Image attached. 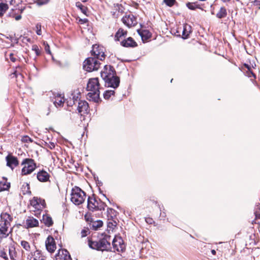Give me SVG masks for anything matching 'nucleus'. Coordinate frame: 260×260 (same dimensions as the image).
Returning <instances> with one entry per match:
<instances>
[{
	"mask_svg": "<svg viewBox=\"0 0 260 260\" xmlns=\"http://www.w3.org/2000/svg\"><path fill=\"white\" fill-rule=\"evenodd\" d=\"M244 66L247 69L248 71L251 70V68L249 65L245 64Z\"/></svg>",
	"mask_w": 260,
	"mask_h": 260,
	"instance_id": "09e8293b",
	"label": "nucleus"
},
{
	"mask_svg": "<svg viewBox=\"0 0 260 260\" xmlns=\"http://www.w3.org/2000/svg\"><path fill=\"white\" fill-rule=\"evenodd\" d=\"M55 144L54 143H51L49 145V147L50 149H52L55 148Z\"/></svg>",
	"mask_w": 260,
	"mask_h": 260,
	"instance_id": "de8ad7c7",
	"label": "nucleus"
},
{
	"mask_svg": "<svg viewBox=\"0 0 260 260\" xmlns=\"http://www.w3.org/2000/svg\"><path fill=\"white\" fill-rule=\"evenodd\" d=\"M79 21L81 24H84L87 22V19H80L79 20Z\"/></svg>",
	"mask_w": 260,
	"mask_h": 260,
	"instance_id": "a18cd8bd",
	"label": "nucleus"
},
{
	"mask_svg": "<svg viewBox=\"0 0 260 260\" xmlns=\"http://www.w3.org/2000/svg\"><path fill=\"white\" fill-rule=\"evenodd\" d=\"M88 108V104L85 101H80L78 102L77 110L81 115L87 113Z\"/></svg>",
	"mask_w": 260,
	"mask_h": 260,
	"instance_id": "2eb2a0df",
	"label": "nucleus"
},
{
	"mask_svg": "<svg viewBox=\"0 0 260 260\" xmlns=\"http://www.w3.org/2000/svg\"><path fill=\"white\" fill-rule=\"evenodd\" d=\"M76 6L80 10V11L83 14H84L86 16H88V9L86 7L83 6L79 2L76 3Z\"/></svg>",
	"mask_w": 260,
	"mask_h": 260,
	"instance_id": "393cba45",
	"label": "nucleus"
},
{
	"mask_svg": "<svg viewBox=\"0 0 260 260\" xmlns=\"http://www.w3.org/2000/svg\"><path fill=\"white\" fill-rule=\"evenodd\" d=\"M87 232L88 231H86V230H83L82 231V232H81V236H82V237H85L87 235L86 233H87Z\"/></svg>",
	"mask_w": 260,
	"mask_h": 260,
	"instance_id": "c03bdc74",
	"label": "nucleus"
},
{
	"mask_svg": "<svg viewBox=\"0 0 260 260\" xmlns=\"http://www.w3.org/2000/svg\"><path fill=\"white\" fill-rule=\"evenodd\" d=\"M227 15L226 10L224 7H221L219 12L216 14V16L218 18L225 17Z\"/></svg>",
	"mask_w": 260,
	"mask_h": 260,
	"instance_id": "cd10ccee",
	"label": "nucleus"
},
{
	"mask_svg": "<svg viewBox=\"0 0 260 260\" xmlns=\"http://www.w3.org/2000/svg\"><path fill=\"white\" fill-rule=\"evenodd\" d=\"M110 211H111V212H114V211L113 210H112V209H111V210H110Z\"/></svg>",
	"mask_w": 260,
	"mask_h": 260,
	"instance_id": "864d4df0",
	"label": "nucleus"
},
{
	"mask_svg": "<svg viewBox=\"0 0 260 260\" xmlns=\"http://www.w3.org/2000/svg\"><path fill=\"white\" fill-rule=\"evenodd\" d=\"M4 258H6V257H5V255H4Z\"/></svg>",
	"mask_w": 260,
	"mask_h": 260,
	"instance_id": "6e6d98bb",
	"label": "nucleus"
},
{
	"mask_svg": "<svg viewBox=\"0 0 260 260\" xmlns=\"http://www.w3.org/2000/svg\"><path fill=\"white\" fill-rule=\"evenodd\" d=\"M103 223L102 220H97L92 222V226L93 229L96 230L103 226Z\"/></svg>",
	"mask_w": 260,
	"mask_h": 260,
	"instance_id": "2f4dec72",
	"label": "nucleus"
},
{
	"mask_svg": "<svg viewBox=\"0 0 260 260\" xmlns=\"http://www.w3.org/2000/svg\"><path fill=\"white\" fill-rule=\"evenodd\" d=\"M105 204L99 203L95 199L89 197L88 198L87 208L90 211H96L104 210Z\"/></svg>",
	"mask_w": 260,
	"mask_h": 260,
	"instance_id": "6e6552de",
	"label": "nucleus"
},
{
	"mask_svg": "<svg viewBox=\"0 0 260 260\" xmlns=\"http://www.w3.org/2000/svg\"><path fill=\"white\" fill-rule=\"evenodd\" d=\"M259 8H260V7H259Z\"/></svg>",
	"mask_w": 260,
	"mask_h": 260,
	"instance_id": "13d9d810",
	"label": "nucleus"
},
{
	"mask_svg": "<svg viewBox=\"0 0 260 260\" xmlns=\"http://www.w3.org/2000/svg\"><path fill=\"white\" fill-rule=\"evenodd\" d=\"M87 90L89 91L87 97L89 100L98 103L100 99V83L98 78L90 79L87 84Z\"/></svg>",
	"mask_w": 260,
	"mask_h": 260,
	"instance_id": "f03ea898",
	"label": "nucleus"
},
{
	"mask_svg": "<svg viewBox=\"0 0 260 260\" xmlns=\"http://www.w3.org/2000/svg\"><path fill=\"white\" fill-rule=\"evenodd\" d=\"M246 76L248 77H253L254 79L256 78L255 75L251 70L246 72Z\"/></svg>",
	"mask_w": 260,
	"mask_h": 260,
	"instance_id": "ea45409f",
	"label": "nucleus"
},
{
	"mask_svg": "<svg viewBox=\"0 0 260 260\" xmlns=\"http://www.w3.org/2000/svg\"><path fill=\"white\" fill-rule=\"evenodd\" d=\"M4 258H6V257H5V255H4Z\"/></svg>",
	"mask_w": 260,
	"mask_h": 260,
	"instance_id": "4d7b16f0",
	"label": "nucleus"
},
{
	"mask_svg": "<svg viewBox=\"0 0 260 260\" xmlns=\"http://www.w3.org/2000/svg\"><path fill=\"white\" fill-rule=\"evenodd\" d=\"M110 223H111V224H112V225H116V221H114V223H113V222H111L110 221H109L108 222V224H110Z\"/></svg>",
	"mask_w": 260,
	"mask_h": 260,
	"instance_id": "3c124183",
	"label": "nucleus"
},
{
	"mask_svg": "<svg viewBox=\"0 0 260 260\" xmlns=\"http://www.w3.org/2000/svg\"><path fill=\"white\" fill-rule=\"evenodd\" d=\"M88 244L90 248L97 250L108 251L111 248L110 242L105 238L97 241L89 240Z\"/></svg>",
	"mask_w": 260,
	"mask_h": 260,
	"instance_id": "39448f33",
	"label": "nucleus"
},
{
	"mask_svg": "<svg viewBox=\"0 0 260 260\" xmlns=\"http://www.w3.org/2000/svg\"><path fill=\"white\" fill-rule=\"evenodd\" d=\"M244 66L247 69L248 71L251 70V68L249 65L245 64Z\"/></svg>",
	"mask_w": 260,
	"mask_h": 260,
	"instance_id": "8fccbe9b",
	"label": "nucleus"
},
{
	"mask_svg": "<svg viewBox=\"0 0 260 260\" xmlns=\"http://www.w3.org/2000/svg\"><path fill=\"white\" fill-rule=\"evenodd\" d=\"M8 9V6L6 4H0V16H2Z\"/></svg>",
	"mask_w": 260,
	"mask_h": 260,
	"instance_id": "c756f323",
	"label": "nucleus"
},
{
	"mask_svg": "<svg viewBox=\"0 0 260 260\" xmlns=\"http://www.w3.org/2000/svg\"><path fill=\"white\" fill-rule=\"evenodd\" d=\"M12 220L11 216L5 212L1 215L0 219V238H6L11 232L10 223Z\"/></svg>",
	"mask_w": 260,
	"mask_h": 260,
	"instance_id": "7ed1b4c3",
	"label": "nucleus"
},
{
	"mask_svg": "<svg viewBox=\"0 0 260 260\" xmlns=\"http://www.w3.org/2000/svg\"><path fill=\"white\" fill-rule=\"evenodd\" d=\"M86 196L85 192L78 187L72 188L71 194V201L76 205H80L85 201Z\"/></svg>",
	"mask_w": 260,
	"mask_h": 260,
	"instance_id": "20e7f679",
	"label": "nucleus"
},
{
	"mask_svg": "<svg viewBox=\"0 0 260 260\" xmlns=\"http://www.w3.org/2000/svg\"><path fill=\"white\" fill-rule=\"evenodd\" d=\"M145 221L147 223L149 224H152V223L153 222V219L151 218H146Z\"/></svg>",
	"mask_w": 260,
	"mask_h": 260,
	"instance_id": "37998d69",
	"label": "nucleus"
},
{
	"mask_svg": "<svg viewBox=\"0 0 260 260\" xmlns=\"http://www.w3.org/2000/svg\"><path fill=\"white\" fill-rule=\"evenodd\" d=\"M10 187V183L7 181H0V191L7 190Z\"/></svg>",
	"mask_w": 260,
	"mask_h": 260,
	"instance_id": "bb28decb",
	"label": "nucleus"
},
{
	"mask_svg": "<svg viewBox=\"0 0 260 260\" xmlns=\"http://www.w3.org/2000/svg\"><path fill=\"white\" fill-rule=\"evenodd\" d=\"M211 253L212 254L215 255L216 254V251L214 249L211 250Z\"/></svg>",
	"mask_w": 260,
	"mask_h": 260,
	"instance_id": "603ef678",
	"label": "nucleus"
},
{
	"mask_svg": "<svg viewBox=\"0 0 260 260\" xmlns=\"http://www.w3.org/2000/svg\"><path fill=\"white\" fill-rule=\"evenodd\" d=\"M42 219L43 223L47 226H50L53 224L52 218L48 215H44Z\"/></svg>",
	"mask_w": 260,
	"mask_h": 260,
	"instance_id": "b1692460",
	"label": "nucleus"
},
{
	"mask_svg": "<svg viewBox=\"0 0 260 260\" xmlns=\"http://www.w3.org/2000/svg\"><path fill=\"white\" fill-rule=\"evenodd\" d=\"M137 31L139 35L141 37L143 41H146L151 37V33L147 29H138Z\"/></svg>",
	"mask_w": 260,
	"mask_h": 260,
	"instance_id": "aec40b11",
	"label": "nucleus"
},
{
	"mask_svg": "<svg viewBox=\"0 0 260 260\" xmlns=\"http://www.w3.org/2000/svg\"><path fill=\"white\" fill-rule=\"evenodd\" d=\"M23 140L26 142H27L28 141H31L30 139L27 136L24 137L23 139Z\"/></svg>",
	"mask_w": 260,
	"mask_h": 260,
	"instance_id": "49530a36",
	"label": "nucleus"
},
{
	"mask_svg": "<svg viewBox=\"0 0 260 260\" xmlns=\"http://www.w3.org/2000/svg\"><path fill=\"white\" fill-rule=\"evenodd\" d=\"M125 35H126V31H124L122 28H119L115 35V40L116 41H119L120 38Z\"/></svg>",
	"mask_w": 260,
	"mask_h": 260,
	"instance_id": "a878e982",
	"label": "nucleus"
},
{
	"mask_svg": "<svg viewBox=\"0 0 260 260\" xmlns=\"http://www.w3.org/2000/svg\"><path fill=\"white\" fill-rule=\"evenodd\" d=\"M26 224L28 228H34L38 226L39 221L32 217H29L26 220Z\"/></svg>",
	"mask_w": 260,
	"mask_h": 260,
	"instance_id": "412c9836",
	"label": "nucleus"
},
{
	"mask_svg": "<svg viewBox=\"0 0 260 260\" xmlns=\"http://www.w3.org/2000/svg\"><path fill=\"white\" fill-rule=\"evenodd\" d=\"M187 7L190 10H194L196 8V6L194 4L188 3L186 4Z\"/></svg>",
	"mask_w": 260,
	"mask_h": 260,
	"instance_id": "58836bf2",
	"label": "nucleus"
},
{
	"mask_svg": "<svg viewBox=\"0 0 260 260\" xmlns=\"http://www.w3.org/2000/svg\"><path fill=\"white\" fill-rule=\"evenodd\" d=\"M36 33L38 35H41L42 31H41V25L40 23H37L36 25Z\"/></svg>",
	"mask_w": 260,
	"mask_h": 260,
	"instance_id": "72a5a7b5",
	"label": "nucleus"
},
{
	"mask_svg": "<svg viewBox=\"0 0 260 260\" xmlns=\"http://www.w3.org/2000/svg\"><path fill=\"white\" fill-rule=\"evenodd\" d=\"M28 258L29 260H45L46 257L42 254L40 250L37 249L30 252L28 255Z\"/></svg>",
	"mask_w": 260,
	"mask_h": 260,
	"instance_id": "4468645a",
	"label": "nucleus"
},
{
	"mask_svg": "<svg viewBox=\"0 0 260 260\" xmlns=\"http://www.w3.org/2000/svg\"><path fill=\"white\" fill-rule=\"evenodd\" d=\"M101 76L108 87L116 88L119 86L120 79L115 76V71L111 66H105L101 72Z\"/></svg>",
	"mask_w": 260,
	"mask_h": 260,
	"instance_id": "f257e3e1",
	"label": "nucleus"
},
{
	"mask_svg": "<svg viewBox=\"0 0 260 260\" xmlns=\"http://www.w3.org/2000/svg\"><path fill=\"white\" fill-rule=\"evenodd\" d=\"M122 21L128 27L134 26L137 24L136 18L132 14H128L123 17Z\"/></svg>",
	"mask_w": 260,
	"mask_h": 260,
	"instance_id": "9b49d317",
	"label": "nucleus"
},
{
	"mask_svg": "<svg viewBox=\"0 0 260 260\" xmlns=\"http://www.w3.org/2000/svg\"><path fill=\"white\" fill-rule=\"evenodd\" d=\"M44 45L45 46V50L46 51V52L49 54H51V51L50 50V47H49V46L48 45V44H46L45 42L44 43Z\"/></svg>",
	"mask_w": 260,
	"mask_h": 260,
	"instance_id": "a19ab883",
	"label": "nucleus"
},
{
	"mask_svg": "<svg viewBox=\"0 0 260 260\" xmlns=\"http://www.w3.org/2000/svg\"><path fill=\"white\" fill-rule=\"evenodd\" d=\"M20 244L21 246L27 251H29L30 250V246L29 243L24 240H22L20 241Z\"/></svg>",
	"mask_w": 260,
	"mask_h": 260,
	"instance_id": "7c9ffc66",
	"label": "nucleus"
},
{
	"mask_svg": "<svg viewBox=\"0 0 260 260\" xmlns=\"http://www.w3.org/2000/svg\"><path fill=\"white\" fill-rule=\"evenodd\" d=\"M74 104H76L75 102L74 101Z\"/></svg>",
	"mask_w": 260,
	"mask_h": 260,
	"instance_id": "5fc2aeb1",
	"label": "nucleus"
},
{
	"mask_svg": "<svg viewBox=\"0 0 260 260\" xmlns=\"http://www.w3.org/2000/svg\"><path fill=\"white\" fill-rule=\"evenodd\" d=\"M35 3H37L39 5H43L47 4L49 0H31Z\"/></svg>",
	"mask_w": 260,
	"mask_h": 260,
	"instance_id": "f704fd0d",
	"label": "nucleus"
},
{
	"mask_svg": "<svg viewBox=\"0 0 260 260\" xmlns=\"http://www.w3.org/2000/svg\"><path fill=\"white\" fill-rule=\"evenodd\" d=\"M191 31V27L188 24H184L182 30V38L186 39Z\"/></svg>",
	"mask_w": 260,
	"mask_h": 260,
	"instance_id": "4be33fe9",
	"label": "nucleus"
},
{
	"mask_svg": "<svg viewBox=\"0 0 260 260\" xmlns=\"http://www.w3.org/2000/svg\"><path fill=\"white\" fill-rule=\"evenodd\" d=\"M64 102V98L61 95H58L55 97L54 104L56 107L61 106Z\"/></svg>",
	"mask_w": 260,
	"mask_h": 260,
	"instance_id": "5701e85b",
	"label": "nucleus"
},
{
	"mask_svg": "<svg viewBox=\"0 0 260 260\" xmlns=\"http://www.w3.org/2000/svg\"><path fill=\"white\" fill-rule=\"evenodd\" d=\"M114 93H115V92L114 90H107L104 93V97L105 99L108 100L110 99V98L111 97V96L112 95L114 94Z\"/></svg>",
	"mask_w": 260,
	"mask_h": 260,
	"instance_id": "473e14b6",
	"label": "nucleus"
},
{
	"mask_svg": "<svg viewBox=\"0 0 260 260\" xmlns=\"http://www.w3.org/2000/svg\"><path fill=\"white\" fill-rule=\"evenodd\" d=\"M10 60H11L12 62H15V61L16 60V58H15V57L13 56V53H10Z\"/></svg>",
	"mask_w": 260,
	"mask_h": 260,
	"instance_id": "79ce46f5",
	"label": "nucleus"
},
{
	"mask_svg": "<svg viewBox=\"0 0 260 260\" xmlns=\"http://www.w3.org/2000/svg\"><path fill=\"white\" fill-rule=\"evenodd\" d=\"M112 245L114 249L118 252H123L125 249L123 241L120 237H116L113 240Z\"/></svg>",
	"mask_w": 260,
	"mask_h": 260,
	"instance_id": "9d476101",
	"label": "nucleus"
},
{
	"mask_svg": "<svg viewBox=\"0 0 260 260\" xmlns=\"http://www.w3.org/2000/svg\"><path fill=\"white\" fill-rule=\"evenodd\" d=\"M105 49L102 46H100L96 44L92 46V50L91 51V55L96 59L102 60L105 59V55L104 52Z\"/></svg>",
	"mask_w": 260,
	"mask_h": 260,
	"instance_id": "1a4fd4ad",
	"label": "nucleus"
},
{
	"mask_svg": "<svg viewBox=\"0 0 260 260\" xmlns=\"http://www.w3.org/2000/svg\"><path fill=\"white\" fill-rule=\"evenodd\" d=\"M32 50L34 51L36 54L37 55H40V51L39 49V47L37 45H34L32 46Z\"/></svg>",
	"mask_w": 260,
	"mask_h": 260,
	"instance_id": "c9c22d12",
	"label": "nucleus"
},
{
	"mask_svg": "<svg viewBox=\"0 0 260 260\" xmlns=\"http://www.w3.org/2000/svg\"><path fill=\"white\" fill-rule=\"evenodd\" d=\"M21 190L23 194H30L29 184L27 183H24L21 187Z\"/></svg>",
	"mask_w": 260,
	"mask_h": 260,
	"instance_id": "c85d7f7f",
	"label": "nucleus"
},
{
	"mask_svg": "<svg viewBox=\"0 0 260 260\" xmlns=\"http://www.w3.org/2000/svg\"><path fill=\"white\" fill-rule=\"evenodd\" d=\"M30 205L36 210H41L45 207V201L38 198L37 197H34L30 201Z\"/></svg>",
	"mask_w": 260,
	"mask_h": 260,
	"instance_id": "f8f14e48",
	"label": "nucleus"
},
{
	"mask_svg": "<svg viewBox=\"0 0 260 260\" xmlns=\"http://www.w3.org/2000/svg\"><path fill=\"white\" fill-rule=\"evenodd\" d=\"M23 166L22 169V174L26 175L32 173L36 169V165L34 160L31 158H25L21 163Z\"/></svg>",
	"mask_w": 260,
	"mask_h": 260,
	"instance_id": "0eeeda50",
	"label": "nucleus"
},
{
	"mask_svg": "<svg viewBox=\"0 0 260 260\" xmlns=\"http://www.w3.org/2000/svg\"><path fill=\"white\" fill-rule=\"evenodd\" d=\"M9 16L12 18H14L15 19V20H16V21L19 20L20 19H21V17H22L21 15H16L14 13L10 14Z\"/></svg>",
	"mask_w": 260,
	"mask_h": 260,
	"instance_id": "e433bc0d",
	"label": "nucleus"
},
{
	"mask_svg": "<svg viewBox=\"0 0 260 260\" xmlns=\"http://www.w3.org/2000/svg\"><path fill=\"white\" fill-rule=\"evenodd\" d=\"M100 63L94 57H88L83 62V69L88 71L92 72L97 70L100 67Z\"/></svg>",
	"mask_w": 260,
	"mask_h": 260,
	"instance_id": "423d86ee",
	"label": "nucleus"
},
{
	"mask_svg": "<svg viewBox=\"0 0 260 260\" xmlns=\"http://www.w3.org/2000/svg\"><path fill=\"white\" fill-rule=\"evenodd\" d=\"M7 165L10 167L12 169L16 167L18 164V161L16 157L8 155L6 157Z\"/></svg>",
	"mask_w": 260,
	"mask_h": 260,
	"instance_id": "a211bd4d",
	"label": "nucleus"
},
{
	"mask_svg": "<svg viewBox=\"0 0 260 260\" xmlns=\"http://www.w3.org/2000/svg\"><path fill=\"white\" fill-rule=\"evenodd\" d=\"M164 2L169 6L173 5L175 0H164Z\"/></svg>",
	"mask_w": 260,
	"mask_h": 260,
	"instance_id": "4c0bfd02",
	"label": "nucleus"
},
{
	"mask_svg": "<svg viewBox=\"0 0 260 260\" xmlns=\"http://www.w3.org/2000/svg\"><path fill=\"white\" fill-rule=\"evenodd\" d=\"M45 246L47 250L50 253H53L56 248L54 238L49 236L45 241Z\"/></svg>",
	"mask_w": 260,
	"mask_h": 260,
	"instance_id": "ddd939ff",
	"label": "nucleus"
},
{
	"mask_svg": "<svg viewBox=\"0 0 260 260\" xmlns=\"http://www.w3.org/2000/svg\"><path fill=\"white\" fill-rule=\"evenodd\" d=\"M121 44L125 47H134L137 45V43L131 37L122 41Z\"/></svg>",
	"mask_w": 260,
	"mask_h": 260,
	"instance_id": "6ab92c4d",
	"label": "nucleus"
},
{
	"mask_svg": "<svg viewBox=\"0 0 260 260\" xmlns=\"http://www.w3.org/2000/svg\"><path fill=\"white\" fill-rule=\"evenodd\" d=\"M55 258L56 260H71L69 252L65 249L59 250Z\"/></svg>",
	"mask_w": 260,
	"mask_h": 260,
	"instance_id": "dca6fc26",
	"label": "nucleus"
},
{
	"mask_svg": "<svg viewBox=\"0 0 260 260\" xmlns=\"http://www.w3.org/2000/svg\"><path fill=\"white\" fill-rule=\"evenodd\" d=\"M37 177L39 181L44 182L49 180L50 175L47 172L42 170L37 173Z\"/></svg>",
	"mask_w": 260,
	"mask_h": 260,
	"instance_id": "f3484780",
	"label": "nucleus"
}]
</instances>
